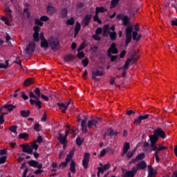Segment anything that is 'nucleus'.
<instances>
[{"label": "nucleus", "instance_id": "nucleus-1", "mask_svg": "<svg viewBox=\"0 0 177 177\" xmlns=\"http://www.w3.org/2000/svg\"><path fill=\"white\" fill-rule=\"evenodd\" d=\"M146 167H147V164H146V162L145 160H142L138 162L136 165V167L132 169V171H126L124 177H133L135 176L136 172L139 171V169H145Z\"/></svg>", "mask_w": 177, "mask_h": 177}, {"label": "nucleus", "instance_id": "nucleus-2", "mask_svg": "<svg viewBox=\"0 0 177 177\" xmlns=\"http://www.w3.org/2000/svg\"><path fill=\"white\" fill-rule=\"evenodd\" d=\"M69 133H73V138H75V135L78 133V129L75 127H73L71 130H66L65 131V136H63L62 134L59 135L58 140L62 145H64V148H66V140L67 139V136Z\"/></svg>", "mask_w": 177, "mask_h": 177}, {"label": "nucleus", "instance_id": "nucleus-3", "mask_svg": "<svg viewBox=\"0 0 177 177\" xmlns=\"http://www.w3.org/2000/svg\"><path fill=\"white\" fill-rule=\"evenodd\" d=\"M20 147L22 148V151L24 153H27V154H31L34 149L36 151L38 150L39 146L37 145V141H34L30 144L20 145Z\"/></svg>", "mask_w": 177, "mask_h": 177}, {"label": "nucleus", "instance_id": "nucleus-4", "mask_svg": "<svg viewBox=\"0 0 177 177\" xmlns=\"http://www.w3.org/2000/svg\"><path fill=\"white\" fill-rule=\"evenodd\" d=\"M114 30H115V27L114 26H112L111 28L109 27V25L104 26V35L107 37V35H109L111 39L114 41V39L117 38V32L114 31Z\"/></svg>", "mask_w": 177, "mask_h": 177}, {"label": "nucleus", "instance_id": "nucleus-5", "mask_svg": "<svg viewBox=\"0 0 177 177\" xmlns=\"http://www.w3.org/2000/svg\"><path fill=\"white\" fill-rule=\"evenodd\" d=\"M4 12L6 13L8 17H1V20H2V21H4L6 26H10V23L13 21V19L12 18V10L9 8V7H6Z\"/></svg>", "mask_w": 177, "mask_h": 177}, {"label": "nucleus", "instance_id": "nucleus-6", "mask_svg": "<svg viewBox=\"0 0 177 177\" xmlns=\"http://www.w3.org/2000/svg\"><path fill=\"white\" fill-rule=\"evenodd\" d=\"M102 120L99 118H95L88 121L87 127L88 129H96L100 124Z\"/></svg>", "mask_w": 177, "mask_h": 177}, {"label": "nucleus", "instance_id": "nucleus-7", "mask_svg": "<svg viewBox=\"0 0 177 177\" xmlns=\"http://www.w3.org/2000/svg\"><path fill=\"white\" fill-rule=\"evenodd\" d=\"M50 46L53 50H57L59 49V40L56 37H50L48 39Z\"/></svg>", "mask_w": 177, "mask_h": 177}, {"label": "nucleus", "instance_id": "nucleus-8", "mask_svg": "<svg viewBox=\"0 0 177 177\" xmlns=\"http://www.w3.org/2000/svg\"><path fill=\"white\" fill-rule=\"evenodd\" d=\"M132 39V26H127L126 29V45H128Z\"/></svg>", "mask_w": 177, "mask_h": 177}, {"label": "nucleus", "instance_id": "nucleus-9", "mask_svg": "<svg viewBox=\"0 0 177 177\" xmlns=\"http://www.w3.org/2000/svg\"><path fill=\"white\" fill-rule=\"evenodd\" d=\"M133 28H134V30L133 31V39L134 41H139V39L142 38V35L138 34V31H139V25L138 24L134 25Z\"/></svg>", "mask_w": 177, "mask_h": 177}, {"label": "nucleus", "instance_id": "nucleus-10", "mask_svg": "<svg viewBox=\"0 0 177 177\" xmlns=\"http://www.w3.org/2000/svg\"><path fill=\"white\" fill-rule=\"evenodd\" d=\"M73 156H74V151H71L69 154L67 155V157L66 158V162H62L59 165V167L64 168V167H67V164L68 161L71 160V158H73Z\"/></svg>", "mask_w": 177, "mask_h": 177}, {"label": "nucleus", "instance_id": "nucleus-11", "mask_svg": "<svg viewBox=\"0 0 177 177\" xmlns=\"http://www.w3.org/2000/svg\"><path fill=\"white\" fill-rule=\"evenodd\" d=\"M91 158V153H85L84 155V158L82 160V165L85 169L88 168V165L89 164V159Z\"/></svg>", "mask_w": 177, "mask_h": 177}, {"label": "nucleus", "instance_id": "nucleus-12", "mask_svg": "<svg viewBox=\"0 0 177 177\" xmlns=\"http://www.w3.org/2000/svg\"><path fill=\"white\" fill-rule=\"evenodd\" d=\"M33 92L30 91L29 93V97H33L34 99H39L41 97V91L39 88H36Z\"/></svg>", "mask_w": 177, "mask_h": 177}, {"label": "nucleus", "instance_id": "nucleus-13", "mask_svg": "<svg viewBox=\"0 0 177 177\" xmlns=\"http://www.w3.org/2000/svg\"><path fill=\"white\" fill-rule=\"evenodd\" d=\"M35 100L30 99V103L32 106H35L37 109L42 108V102L39 100V98H35Z\"/></svg>", "mask_w": 177, "mask_h": 177}, {"label": "nucleus", "instance_id": "nucleus-14", "mask_svg": "<svg viewBox=\"0 0 177 177\" xmlns=\"http://www.w3.org/2000/svg\"><path fill=\"white\" fill-rule=\"evenodd\" d=\"M40 39L41 41V46L44 49H47V48H49V43L48 42V40L45 39V37H44V33H40Z\"/></svg>", "mask_w": 177, "mask_h": 177}, {"label": "nucleus", "instance_id": "nucleus-15", "mask_svg": "<svg viewBox=\"0 0 177 177\" xmlns=\"http://www.w3.org/2000/svg\"><path fill=\"white\" fill-rule=\"evenodd\" d=\"M78 121H82L81 127H82V131L84 132V133H86L88 132V129L86 128V117H84L82 120L80 118V116L78 118Z\"/></svg>", "mask_w": 177, "mask_h": 177}, {"label": "nucleus", "instance_id": "nucleus-16", "mask_svg": "<svg viewBox=\"0 0 177 177\" xmlns=\"http://www.w3.org/2000/svg\"><path fill=\"white\" fill-rule=\"evenodd\" d=\"M33 30L35 31L33 34L34 41H35V42H38L39 41V28L38 26H35L33 28Z\"/></svg>", "mask_w": 177, "mask_h": 177}, {"label": "nucleus", "instance_id": "nucleus-17", "mask_svg": "<svg viewBox=\"0 0 177 177\" xmlns=\"http://www.w3.org/2000/svg\"><path fill=\"white\" fill-rule=\"evenodd\" d=\"M153 134L156 136L158 138H162V139H165V132L163 131L161 129H156L153 131Z\"/></svg>", "mask_w": 177, "mask_h": 177}, {"label": "nucleus", "instance_id": "nucleus-18", "mask_svg": "<svg viewBox=\"0 0 177 177\" xmlns=\"http://www.w3.org/2000/svg\"><path fill=\"white\" fill-rule=\"evenodd\" d=\"M117 53H118V50L115 47V44H112L108 50V56H111V54L117 55Z\"/></svg>", "mask_w": 177, "mask_h": 177}, {"label": "nucleus", "instance_id": "nucleus-19", "mask_svg": "<svg viewBox=\"0 0 177 177\" xmlns=\"http://www.w3.org/2000/svg\"><path fill=\"white\" fill-rule=\"evenodd\" d=\"M110 169V163H107L106 165H104V166H102V167H98L97 170L98 172L97 174V176H100V174H103V172H104V171H107V169Z\"/></svg>", "mask_w": 177, "mask_h": 177}, {"label": "nucleus", "instance_id": "nucleus-20", "mask_svg": "<svg viewBox=\"0 0 177 177\" xmlns=\"http://www.w3.org/2000/svg\"><path fill=\"white\" fill-rule=\"evenodd\" d=\"M118 20H122V23L124 26H128V24L129 23V19L127 16H124L122 15H117Z\"/></svg>", "mask_w": 177, "mask_h": 177}, {"label": "nucleus", "instance_id": "nucleus-21", "mask_svg": "<svg viewBox=\"0 0 177 177\" xmlns=\"http://www.w3.org/2000/svg\"><path fill=\"white\" fill-rule=\"evenodd\" d=\"M16 109V106L12 104H5L0 108V111H3V110H8V111H13Z\"/></svg>", "mask_w": 177, "mask_h": 177}, {"label": "nucleus", "instance_id": "nucleus-22", "mask_svg": "<svg viewBox=\"0 0 177 177\" xmlns=\"http://www.w3.org/2000/svg\"><path fill=\"white\" fill-rule=\"evenodd\" d=\"M35 49V43L31 42L29 44V45L27 46L26 50L28 54H30V53H32Z\"/></svg>", "mask_w": 177, "mask_h": 177}, {"label": "nucleus", "instance_id": "nucleus-23", "mask_svg": "<svg viewBox=\"0 0 177 177\" xmlns=\"http://www.w3.org/2000/svg\"><path fill=\"white\" fill-rule=\"evenodd\" d=\"M149 118V115H140L137 119L134 120V124L138 125V124H140L142 122V120H147Z\"/></svg>", "mask_w": 177, "mask_h": 177}, {"label": "nucleus", "instance_id": "nucleus-24", "mask_svg": "<svg viewBox=\"0 0 177 177\" xmlns=\"http://www.w3.org/2000/svg\"><path fill=\"white\" fill-rule=\"evenodd\" d=\"M28 164L33 168H42V164H39L37 160H30Z\"/></svg>", "mask_w": 177, "mask_h": 177}, {"label": "nucleus", "instance_id": "nucleus-25", "mask_svg": "<svg viewBox=\"0 0 177 177\" xmlns=\"http://www.w3.org/2000/svg\"><path fill=\"white\" fill-rule=\"evenodd\" d=\"M91 19H92V15H86L84 19H83L82 24L83 26V27H86V26H88V24H89V21H91Z\"/></svg>", "mask_w": 177, "mask_h": 177}, {"label": "nucleus", "instance_id": "nucleus-26", "mask_svg": "<svg viewBox=\"0 0 177 177\" xmlns=\"http://www.w3.org/2000/svg\"><path fill=\"white\" fill-rule=\"evenodd\" d=\"M165 149H167L166 147H164L162 145H159V147L158 148V151H156L155 152V157H156V160L157 162H158V161H160V158H158V154H159L160 151H161V150H165Z\"/></svg>", "mask_w": 177, "mask_h": 177}, {"label": "nucleus", "instance_id": "nucleus-27", "mask_svg": "<svg viewBox=\"0 0 177 177\" xmlns=\"http://www.w3.org/2000/svg\"><path fill=\"white\" fill-rule=\"evenodd\" d=\"M148 177H156V175H157V172H156L151 165H148Z\"/></svg>", "mask_w": 177, "mask_h": 177}, {"label": "nucleus", "instance_id": "nucleus-28", "mask_svg": "<svg viewBox=\"0 0 177 177\" xmlns=\"http://www.w3.org/2000/svg\"><path fill=\"white\" fill-rule=\"evenodd\" d=\"M68 104H70V103H67V104H58L59 108L60 109V110H62V113H66V110H67V107H68Z\"/></svg>", "mask_w": 177, "mask_h": 177}, {"label": "nucleus", "instance_id": "nucleus-29", "mask_svg": "<svg viewBox=\"0 0 177 177\" xmlns=\"http://www.w3.org/2000/svg\"><path fill=\"white\" fill-rule=\"evenodd\" d=\"M115 135H117V132L113 131L111 129H109L105 132L104 138H106V136H114Z\"/></svg>", "mask_w": 177, "mask_h": 177}, {"label": "nucleus", "instance_id": "nucleus-30", "mask_svg": "<svg viewBox=\"0 0 177 177\" xmlns=\"http://www.w3.org/2000/svg\"><path fill=\"white\" fill-rule=\"evenodd\" d=\"M130 147L131 146L129 145V143L126 142L123 147V153L122 156H125L128 153V150H129Z\"/></svg>", "mask_w": 177, "mask_h": 177}, {"label": "nucleus", "instance_id": "nucleus-31", "mask_svg": "<svg viewBox=\"0 0 177 177\" xmlns=\"http://www.w3.org/2000/svg\"><path fill=\"white\" fill-rule=\"evenodd\" d=\"M145 157V155L144 153H140L136 158V159H133L131 162V164H132V162H136V161H140V160H143Z\"/></svg>", "mask_w": 177, "mask_h": 177}, {"label": "nucleus", "instance_id": "nucleus-32", "mask_svg": "<svg viewBox=\"0 0 177 177\" xmlns=\"http://www.w3.org/2000/svg\"><path fill=\"white\" fill-rule=\"evenodd\" d=\"M80 30H81V24H80V22H77L75 27V37H77V35H78Z\"/></svg>", "mask_w": 177, "mask_h": 177}, {"label": "nucleus", "instance_id": "nucleus-33", "mask_svg": "<svg viewBox=\"0 0 177 177\" xmlns=\"http://www.w3.org/2000/svg\"><path fill=\"white\" fill-rule=\"evenodd\" d=\"M34 84V80L32 79H27L24 82V86H30Z\"/></svg>", "mask_w": 177, "mask_h": 177}, {"label": "nucleus", "instance_id": "nucleus-34", "mask_svg": "<svg viewBox=\"0 0 177 177\" xmlns=\"http://www.w3.org/2000/svg\"><path fill=\"white\" fill-rule=\"evenodd\" d=\"M135 59L134 57H132V58H129L127 59L125 64H124V70H128V67H129V63H131V62H133V59Z\"/></svg>", "mask_w": 177, "mask_h": 177}, {"label": "nucleus", "instance_id": "nucleus-35", "mask_svg": "<svg viewBox=\"0 0 177 177\" xmlns=\"http://www.w3.org/2000/svg\"><path fill=\"white\" fill-rule=\"evenodd\" d=\"M106 9L104 8V7H97L95 9V13H104V12H106Z\"/></svg>", "mask_w": 177, "mask_h": 177}, {"label": "nucleus", "instance_id": "nucleus-36", "mask_svg": "<svg viewBox=\"0 0 177 177\" xmlns=\"http://www.w3.org/2000/svg\"><path fill=\"white\" fill-rule=\"evenodd\" d=\"M102 75H103V72L100 71H97L93 73V78L96 77H102Z\"/></svg>", "mask_w": 177, "mask_h": 177}, {"label": "nucleus", "instance_id": "nucleus-37", "mask_svg": "<svg viewBox=\"0 0 177 177\" xmlns=\"http://www.w3.org/2000/svg\"><path fill=\"white\" fill-rule=\"evenodd\" d=\"M150 140H151V143H156L158 140V138L153 135H151L149 136Z\"/></svg>", "mask_w": 177, "mask_h": 177}, {"label": "nucleus", "instance_id": "nucleus-38", "mask_svg": "<svg viewBox=\"0 0 177 177\" xmlns=\"http://www.w3.org/2000/svg\"><path fill=\"white\" fill-rule=\"evenodd\" d=\"M70 171L73 174L75 173V162L73 160L71 162Z\"/></svg>", "mask_w": 177, "mask_h": 177}, {"label": "nucleus", "instance_id": "nucleus-39", "mask_svg": "<svg viewBox=\"0 0 177 177\" xmlns=\"http://www.w3.org/2000/svg\"><path fill=\"white\" fill-rule=\"evenodd\" d=\"M47 12L49 15H53V13H55V8L48 6L47 8Z\"/></svg>", "mask_w": 177, "mask_h": 177}, {"label": "nucleus", "instance_id": "nucleus-40", "mask_svg": "<svg viewBox=\"0 0 177 177\" xmlns=\"http://www.w3.org/2000/svg\"><path fill=\"white\" fill-rule=\"evenodd\" d=\"M73 59H74V57L71 54H69L64 57L65 62H71V60H73Z\"/></svg>", "mask_w": 177, "mask_h": 177}, {"label": "nucleus", "instance_id": "nucleus-41", "mask_svg": "<svg viewBox=\"0 0 177 177\" xmlns=\"http://www.w3.org/2000/svg\"><path fill=\"white\" fill-rule=\"evenodd\" d=\"M118 2H120V0H112L111 3V9H113L115 6H117V5H118Z\"/></svg>", "mask_w": 177, "mask_h": 177}, {"label": "nucleus", "instance_id": "nucleus-42", "mask_svg": "<svg viewBox=\"0 0 177 177\" xmlns=\"http://www.w3.org/2000/svg\"><path fill=\"white\" fill-rule=\"evenodd\" d=\"M21 115H22V117H28V115H30V111H21Z\"/></svg>", "mask_w": 177, "mask_h": 177}, {"label": "nucleus", "instance_id": "nucleus-43", "mask_svg": "<svg viewBox=\"0 0 177 177\" xmlns=\"http://www.w3.org/2000/svg\"><path fill=\"white\" fill-rule=\"evenodd\" d=\"M28 134L27 133H22L19 135V139H27Z\"/></svg>", "mask_w": 177, "mask_h": 177}, {"label": "nucleus", "instance_id": "nucleus-44", "mask_svg": "<svg viewBox=\"0 0 177 177\" xmlns=\"http://www.w3.org/2000/svg\"><path fill=\"white\" fill-rule=\"evenodd\" d=\"M10 132L12 133H17V126L12 125L10 127Z\"/></svg>", "mask_w": 177, "mask_h": 177}, {"label": "nucleus", "instance_id": "nucleus-45", "mask_svg": "<svg viewBox=\"0 0 177 177\" xmlns=\"http://www.w3.org/2000/svg\"><path fill=\"white\" fill-rule=\"evenodd\" d=\"M93 20L95 21H97L98 24H100L102 23V21L99 19V14L95 13V15L93 17Z\"/></svg>", "mask_w": 177, "mask_h": 177}, {"label": "nucleus", "instance_id": "nucleus-46", "mask_svg": "<svg viewBox=\"0 0 177 177\" xmlns=\"http://www.w3.org/2000/svg\"><path fill=\"white\" fill-rule=\"evenodd\" d=\"M6 160H8V156H4L0 158V165L5 164L6 162Z\"/></svg>", "mask_w": 177, "mask_h": 177}, {"label": "nucleus", "instance_id": "nucleus-47", "mask_svg": "<svg viewBox=\"0 0 177 177\" xmlns=\"http://www.w3.org/2000/svg\"><path fill=\"white\" fill-rule=\"evenodd\" d=\"M151 147L153 151H158V147H157L156 143H151Z\"/></svg>", "mask_w": 177, "mask_h": 177}, {"label": "nucleus", "instance_id": "nucleus-48", "mask_svg": "<svg viewBox=\"0 0 177 177\" xmlns=\"http://www.w3.org/2000/svg\"><path fill=\"white\" fill-rule=\"evenodd\" d=\"M66 24L68 26H73L74 24V18H71L66 21Z\"/></svg>", "mask_w": 177, "mask_h": 177}, {"label": "nucleus", "instance_id": "nucleus-49", "mask_svg": "<svg viewBox=\"0 0 177 177\" xmlns=\"http://www.w3.org/2000/svg\"><path fill=\"white\" fill-rule=\"evenodd\" d=\"M8 114V112H4L0 115V124H3L5 120H3V115Z\"/></svg>", "mask_w": 177, "mask_h": 177}, {"label": "nucleus", "instance_id": "nucleus-50", "mask_svg": "<svg viewBox=\"0 0 177 177\" xmlns=\"http://www.w3.org/2000/svg\"><path fill=\"white\" fill-rule=\"evenodd\" d=\"M106 153H107V150H106V149H102V150L100 151V157H104V156H106Z\"/></svg>", "mask_w": 177, "mask_h": 177}, {"label": "nucleus", "instance_id": "nucleus-51", "mask_svg": "<svg viewBox=\"0 0 177 177\" xmlns=\"http://www.w3.org/2000/svg\"><path fill=\"white\" fill-rule=\"evenodd\" d=\"M40 128H41V126L39 125V123L36 124L34 127V129L35 131H36V132H39Z\"/></svg>", "mask_w": 177, "mask_h": 177}, {"label": "nucleus", "instance_id": "nucleus-52", "mask_svg": "<svg viewBox=\"0 0 177 177\" xmlns=\"http://www.w3.org/2000/svg\"><path fill=\"white\" fill-rule=\"evenodd\" d=\"M76 144L78 145V146H81L82 145V140H81V138L80 137H78L77 139H76Z\"/></svg>", "mask_w": 177, "mask_h": 177}, {"label": "nucleus", "instance_id": "nucleus-53", "mask_svg": "<svg viewBox=\"0 0 177 177\" xmlns=\"http://www.w3.org/2000/svg\"><path fill=\"white\" fill-rule=\"evenodd\" d=\"M88 64H89V60H88V59H85L82 62V64L84 67H86V66H88Z\"/></svg>", "mask_w": 177, "mask_h": 177}, {"label": "nucleus", "instance_id": "nucleus-54", "mask_svg": "<svg viewBox=\"0 0 177 177\" xmlns=\"http://www.w3.org/2000/svg\"><path fill=\"white\" fill-rule=\"evenodd\" d=\"M7 153L8 151L5 149L0 150V156H5Z\"/></svg>", "mask_w": 177, "mask_h": 177}, {"label": "nucleus", "instance_id": "nucleus-55", "mask_svg": "<svg viewBox=\"0 0 177 177\" xmlns=\"http://www.w3.org/2000/svg\"><path fill=\"white\" fill-rule=\"evenodd\" d=\"M85 57V54L84 53V52H80L77 53V57H79V59H82V57Z\"/></svg>", "mask_w": 177, "mask_h": 177}, {"label": "nucleus", "instance_id": "nucleus-56", "mask_svg": "<svg viewBox=\"0 0 177 177\" xmlns=\"http://www.w3.org/2000/svg\"><path fill=\"white\" fill-rule=\"evenodd\" d=\"M35 24L41 26H44V23H42V21H41L39 19H35Z\"/></svg>", "mask_w": 177, "mask_h": 177}, {"label": "nucleus", "instance_id": "nucleus-57", "mask_svg": "<svg viewBox=\"0 0 177 177\" xmlns=\"http://www.w3.org/2000/svg\"><path fill=\"white\" fill-rule=\"evenodd\" d=\"M109 57H111V62H115V60H116L118 58V56L117 55L111 56H111H109Z\"/></svg>", "mask_w": 177, "mask_h": 177}, {"label": "nucleus", "instance_id": "nucleus-58", "mask_svg": "<svg viewBox=\"0 0 177 177\" xmlns=\"http://www.w3.org/2000/svg\"><path fill=\"white\" fill-rule=\"evenodd\" d=\"M133 154H135V151H132L131 152H128V153L127 154V158H131V157H132Z\"/></svg>", "mask_w": 177, "mask_h": 177}, {"label": "nucleus", "instance_id": "nucleus-59", "mask_svg": "<svg viewBox=\"0 0 177 177\" xmlns=\"http://www.w3.org/2000/svg\"><path fill=\"white\" fill-rule=\"evenodd\" d=\"M41 21H48V20H49V17H46V16H42L40 18Z\"/></svg>", "mask_w": 177, "mask_h": 177}, {"label": "nucleus", "instance_id": "nucleus-60", "mask_svg": "<svg viewBox=\"0 0 177 177\" xmlns=\"http://www.w3.org/2000/svg\"><path fill=\"white\" fill-rule=\"evenodd\" d=\"M41 98L45 100L46 102H48L49 101V97L44 94L41 95Z\"/></svg>", "mask_w": 177, "mask_h": 177}, {"label": "nucleus", "instance_id": "nucleus-61", "mask_svg": "<svg viewBox=\"0 0 177 177\" xmlns=\"http://www.w3.org/2000/svg\"><path fill=\"white\" fill-rule=\"evenodd\" d=\"M62 17H66V16H67V9L64 8L62 10Z\"/></svg>", "mask_w": 177, "mask_h": 177}, {"label": "nucleus", "instance_id": "nucleus-62", "mask_svg": "<svg viewBox=\"0 0 177 177\" xmlns=\"http://www.w3.org/2000/svg\"><path fill=\"white\" fill-rule=\"evenodd\" d=\"M93 39H95V41H100V37L96 34L93 35Z\"/></svg>", "mask_w": 177, "mask_h": 177}, {"label": "nucleus", "instance_id": "nucleus-63", "mask_svg": "<svg viewBox=\"0 0 177 177\" xmlns=\"http://www.w3.org/2000/svg\"><path fill=\"white\" fill-rule=\"evenodd\" d=\"M85 48V43H82L80 48L77 49V52H80V50H82Z\"/></svg>", "mask_w": 177, "mask_h": 177}, {"label": "nucleus", "instance_id": "nucleus-64", "mask_svg": "<svg viewBox=\"0 0 177 177\" xmlns=\"http://www.w3.org/2000/svg\"><path fill=\"white\" fill-rule=\"evenodd\" d=\"M41 121H44V122L46 121V113H44L43 114V117L41 118Z\"/></svg>", "mask_w": 177, "mask_h": 177}]
</instances>
